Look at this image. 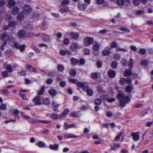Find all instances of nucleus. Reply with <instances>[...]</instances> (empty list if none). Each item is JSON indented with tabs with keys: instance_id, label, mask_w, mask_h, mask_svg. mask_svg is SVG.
Listing matches in <instances>:
<instances>
[{
	"instance_id": "obj_31",
	"label": "nucleus",
	"mask_w": 153,
	"mask_h": 153,
	"mask_svg": "<svg viewBox=\"0 0 153 153\" xmlns=\"http://www.w3.org/2000/svg\"><path fill=\"white\" fill-rule=\"evenodd\" d=\"M19 11V9L17 7H15L13 8V9L12 10L11 12L12 14L13 15H16L17 13Z\"/></svg>"
},
{
	"instance_id": "obj_51",
	"label": "nucleus",
	"mask_w": 153,
	"mask_h": 153,
	"mask_svg": "<svg viewBox=\"0 0 153 153\" xmlns=\"http://www.w3.org/2000/svg\"><path fill=\"white\" fill-rule=\"evenodd\" d=\"M6 105L4 104H1L0 105V109L1 110H4L6 108Z\"/></svg>"
},
{
	"instance_id": "obj_52",
	"label": "nucleus",
	"mask_w": 153,
	"mask_h": 153,
	"mask_svg": "<svg viewBox=\"0 0 153 153\" xmlns=\"http://www.w3.org/2000/svg\"><path fill=\"white\" fill-rule=\"evenodd\" d=\"M32 47L33 49L34 50L36 51V52L39 53L41 52V50L38 48L36 46L34 45H33L32 46Z\"/></svg>"
},
{
	"instance_id": "obj_49",
	"label": "nucleus",
	"mask_w": 153,
	"mask_h": 153,
	"mask_svg": "<svg viewBox=\"0 0 153 153\" xmlns=\"http://www.w3.org/2000/svg\"><path fill=\"white\" fill-rule=\"evenodd\" d=\"M136 14L137 15H140L142 14H144L145 13V12L144 10H137L136 12Z\"/></svg>"
},
{
	"instance_id": "obj_42",
	"label": "nucleus",
	"mask_w": 153,
	"mask_h": 153,
	"mask_svg": "<svg viewBox=\"0 0 153 153\" xmlns=\"http://www.w3.org/2000/svg\"><path fill=\"white\" fill-rule=\"evenodd\" d=\"M146 50L144 48H141L139 50V53L141 54L144 55L146 53Z\"/></svg>"
},
{
	"instance_id": "obj_18",
	"label": "nucleus",
	"mask_w": 153,
	"mask_h": 153,
	"mask_svg": "<svg viewBox=\"0 0 153 153\" xmlns=\"http://www.w3.org/2000/svg\"><path fill=\"white\" fill-rule=\"evenodd\" d=\"M25 16V15L23 12L19 13L17 16V18L18 20L21 21L24 19Z\"/></svg>"
},
{
	"instance_id": "obj_57",
	"label": "nucleus",
	"mask_w": 153,
	"mask_h": 153,
	"mask_svg": "<svg viewBox=\"0 0 153 153\" xmlns=\"http://www.w3.org/2000/svg\"><path fill=\"white\" fill-rule=\"evenodd\" d=\"M84 53L86 55H89L90 53V50L88 48H85L84 49Z\"/></svg>"
},
{
	"instance_id": "obj_23",
	"label": "nucleus",
	"mask_w": 153,
	"mask_h": 153,
	"mask_svg": "<svg viewBox=\"0 0 153 153\" xmlns=\"http://www.w3.org/2000/svg\"><path fill=\"white\" fill-rule=\"evenodd\" d=\"M5 68L8 72L12 73L13 71L10 64H7L5 67Z\"/></svg>"
},
{
	"instance_id": "obj_46",
	"label": "nucleus",
	"mask_w": 153,
	"mask_h": 153,
	"mask_svg": "<svg viewBox=\"0 0 153 153\" xmlns=\"http://www.w3.org/2000/svg\"><path fill=\"white\" fill-rule=\"evenodd\" d=\"M68 8L67 7L63 6L61 9V11L63 12L66 13L68 11Z\"/></svg>"
},
{
	"instance_id": "obj_44",
	"label": "nucleus",
	"mask_w": 153,
	"mask_h": 153,
	"mask_svg": "<svg viewBox=\"0 0 153 153\" xmlns=\"http://www.w3.org/2000/svg\"><path fill=\"white\" fill-rule=\"evenodd\" d=\"M36 122L38 123H50L51 122L50 121H47V120H38V121L34 120L33 122Z\"/></svg>"
},
{
	"instance_id": "obj_56",
	"label": "nucleus",
	"mask_w": 153,
	"mask_h": 153,
	"mask_svg": "<svg viewBox=\"0 0 153 153\" xmlns=\"http://www.w3.org/2000/svg\"><path fill=\"white\" fill-rule=\"evenodd\" d=\"M119 29L121 31H126L128 32H130L129 30L125 27H120L119 28Z\"/></svg>"
},
{
	"instance_id": "obj_4",
	"label": "nucleus",
	"mask_w": 153,
	"mask_h": 153,
	"mask_svg": "<svg viewBox=\"0 0 153 153\" xmlns=\"http://www.w3.org/2000/svg\"><path fill=\"white\" fill-rule=\"evenodd\" d=\"M83 41L85 45L86 46H88L92 45L94 42L93 38L88 36L84 38Z\"/></svg>"
},
{
	"instance_id": "obj_40",
	"label": "nucleus",
	"mask_w": 153,
	"mask_h": 153,
	"mask_svg": "<svg viewBox=\"0 0 153 153\" xmlns=\"http://www.w3.org/2000/svg\"><path fill=\"white\" fill-rule=\"evenodd\" d=\"M133 88V86H128L126 87L125 90L126 92L129 93L131 92Z\"/></svg>"
},
{
	"instance_id": "obj_22",
	"label": "nucleus",
	"mask_w": 153,
	"mask_h": 153,
	"mask_svg": "<svg viewBox=\"0 0 153 153\" xmlns=\"http://www.w3.org/2000/svg\"><path fill=\"white\" fill-rule=\"evenodd\" d=\"M124 97V94L123 93V92L120 91H119L118 95L117 96V99L120 100H121Z\"/></svg>"
},
{
	"instance_id": "obj_30",
	"label": "nucleus",
	"mask_w": 153,
	"mask_h": 153,
	"mask_svg": "<svg viewBox=\"0 0 153 153\" xmlns=\"http://www.w3.org/2000/svg\"><path fill=\"white\" fill-rule=\"evenodd\" d=\"M42 104L45 105H49L50 104V101L47 98H45L43 99Z\"/></svg>"
},
{
	"instance_id": "obj_34",
	"label": "nucleus",
	"mask_w": 153,
	"mask_h": 153,
	"mask_svg": "<svg viewBox=\"0 0 153 153\" xmlns=\"http://www.w3.org/2000/svg\"><path fill=\"white\" fill-rule=\"evenodd\" d=\"M76 73V71L74 69H72L70 71V74L72 76H75Z\"/></svg>"
},
{
	"instance_id": "obj_47",
	"label": "nucleus",
	"mask_w": 153,
	"mask_h": 153,
	"mask_svg": "<svg viewBox=\"0 0 153 153\" xmlns=\"http://www.w3.org/2000/svg\"><path fill=\"white\" fill-rule=\"evenodd\" d=\"M1 74L4 77H7L9 76V74L7 71H4L2 72Z\"/></svg>"
},
{
	"instance_id": "obj_11",
	"label": "nucleus",
	"mask_w": 153,
	"mask_h": 153,
	"mask_svg": "<svg viewBox=\"0 0 153 153\" xmlns=\"http://www.w3.org/2000/svg\"><path fill=\"white\" fill-rule=\"evenodd\" d=\"M116 74L115 71L112 69L110 70L108 72V75L110 78L114 77L115 76Z\"/></svg>"
},
{
	"instance_id": "obj_48",
	"label": "nucleus",
	"mask_w": 153,
	"mask_h": 153,
	"mask_svg": "<svg viewBox=\"0 0 153 153\" xmlns=\"http://www.w3.org/2000/svg\"><path fill=\"white\" fill-rule=\"evenodd\" d=\"M140 63L142 65H147L149 64V62L147 60H144L141 61Z\"/></svg>"
},
{
	"instance_id": "obj_64",
	"label": "nucleus",
	"mask_w": 153,
	"mask_h": 153,
	"mask_svg": "<svg viewBox=\"0 0 153 153\" xmlns=\"http://www.w3.org/2000/svg\"><path fill=\"white\" fill-rule=\"evenodd\" d=\"M97 65L98 68H101L102 65V62L100 61H97Z\"/></svg>"
},
{
	"instance_id": "obj_29",
	"label": "nucleus",
	"mask_w": 153,
	"mask_h": 153,
	"mask_svg": "<svg viewBox=\"0 0 153 153\" xmlns=\"http://www.w3.org/2000/svg\"><path fill=\"white\" fill-rule=\"evenodd\" d=\"M70 62L71 64L74 65H76L79 62V61L78 60L74 58H71Z\"/></svg>"
},
{
	"instance_id": "obj_14",
	"label": "nucleus",
	"mask_w": 153,
	"mask_h": 153,
	"mask_svg": "<svg viewBox=\"0 0 153 153\" xmlns=\"http://www.w3.org/2000/svg\"><path fill=\"white\" fill-rule=\"evenodd\" d=\"M69 110L68 108L65 109L60 115L59 117L61 119L63 118L69 112Z\"/></svg>"
},
{
	"instance_id": "obj_7",
	"label": "nucleus",
	"mask_w": 153,
	"mask_h": 153,
	"mask_svg": "<svg viewBox=\"0 0 153 153\" xmlns=\"http://www.w3.org/2000/svg\"><path fill=\"white\" fill-rule=\"evenodd\" d=\"M131 135L132 137L133 140L135 141H137L140 139V132H139L133 133L131 134Z\"/></svg>"
},
{
	"instance_id": "obj_15",
	"label": "nucleus",
	"mask_w": 153,
	"mask_h": 153,
	"mask_svg": "<svg viewBox=\"0 0 153 153\" xmlns=\"http://www.w3.org/2000/svg\"><path fill=\"white\" fill-rule=\"evenodd\" d=\"M60 54L62 56H65L66 54H67L70 56L71 55V53L70 51L67 50H61L60 51Z\"/></svg>"
},
{
	"instance_id": "obj_10",
	"label": "nucleus",
	"mask_w": 153,
	"mask_h": 153,
	"mask_svg": "<svg viewBox=\"0 0 153 153\" xmlns=\"http://www.w3.org/2000/svg\"><path fill=\"white\" fill-rule=\"evenodd\" d=\"M18 37L21 38H25L26 33L24 30H20L18 33Z\"/></svg>"
},
{
	"instance_id": "obj_50",
	"label": "nucleus",
	"mask_w": 153,
	"mask_h": 153,
	"mask_svg": "<svg viewBox=\"0 0 153 153\" xmlns=\"http://www.w3.org/2000/svg\"><path fill=\"white\" fill-rule=\"evenodd\" d=\"M25 28L26 29L30 30H32L33 28V26L31 24H28L25 27Z\"/></svg>"
},
{
	"instance_id": "obj_16",
	"label": "nucleus",
	"mask_w": 153,
	"mask_h": 153,
	"mask_svg": "<svg viewBox=\"0 0 153 153\" xmlns=\"http://www.w3.org/2000/svg\"><path fill=\"white\" fill-rule=\"evenodd\" d=\"M70 115L74 117H79L81 116V114L79 111H77L76 112H72L70 114Z\"/></svg>"
},
{
	"instance_id": "obj_20",
	"label": "nucleus",
	"mask_w": 153,
	"mask_h": 153,
	"mask_svg": "<svg viewBox=\"0 0 153 153\" xmlns=\"http://www.w3.org/2000/svg\"><path fill=\"white\" fill-rule=\"evenodd\" d=\"M59 147V145L58 144L54 145L51 144L49 146L50 148L53 150H58Z\"/></svg>"
},
{
	"instance_id": "obj_9",
	"label": "nucleus",
	"mask_w": 153,
	"mask_h": 153,
	"mask_svg": "<svg viewBox=\"0 0 153 153\" xmlns=\"http://www.w3.org/2000/svg\"><path fill=\"white\" fill-rule=\"evenodd\" d=\"M111 48L108 47H105L102 52V54L103 56H108L110 53Z\"/></svg>"
},
{
	"instance_id": "obj_53",
	"label": "nucleus",
	"mask_w": 153,
	"mask_h": 153,
	"mask_svg": "<svg viewBox=\"0 0 153 153\" xmlns=\"http://www.w3.org/2000/svg\"><path fill=\"white\" fill-rule=\"evenodd\" d=\"M121 63L122 66H126L127 64V62L126 59H123L121 61Z\"/></svg>"
},
{
	"instance_id": "obj_62",
	"label": "nucleus",
	"mask_w": 153,
	"mask_h": 153,
	"mask_svg": "<svg viewBox=\"0 0 153 153\" xmlns=\"http://www.w3.org/2000/svg\"><path fill=\"white\" fill-rule=\"evenodd\" d=\"M53 79L51 78L48 79L46 81V82L48 84L50 85L53 82Z\"/></svg>"
},
{
	"instance_id": "obj_37",
	"label": "nucleus",
	"mask_w": 153,
	"mask_h": 153,
	"mask_svg": "<svg viewBox=\"0 0 153 153\" xmlns=\"http://www.w3.org/2000/svg\"><path fill=\"white\" fill-rule=\"evenodd\" d=\"M111 66L113 68H116L117 66V62L115 61H113L111 63Z\"/></svg>"
},
{
	"instance_id": "obj_13",
	"label": "nucleus",
	"mask_w": 153,
	"mask_h": 153,
	"mask_svg": "<svg viewBox=\"0 0 153 153\" xmlns=\"http://www.w3.org/2000/svg\"><path fill=\"white\" fill-rule=\"evenodd\" d=\"M16 3V2L14 0H9L7 4V6L10 8H13Z\"/></svg>"
},
{
	"instance_id": "obj_61",
	"label": "nucleus",
	"mask_w": 153,
	"mask_h": 153,
	"mask_svg": "<svg viewBox=\"0 0 153 153\" xmlns=\"http://www.w3.org/2000/svg\"><path fill=\"white\" fill-rule=\"evenodd\" d=\"M117 43L115 41L112 42L111 45V47L112 48H115L117 46Z\"/></svg>"
},
{
	"instance_id": "obj_25",
	"label": "nucleus",
	"mask_w": 153,
	"mask_h": 153,
	"mask_svg": "<svg viewBox=\"0 0 153 153\" xmlns=\"http://www.w3.org/2000/svg\"><path fill=\"white\" fill-rule=\"evenodd\" d=\"M42 39L44 41H47L49 40L50 37L47 35L42 34Z\"/></svg>"
},
{
	"instance_id": "obj_39",
	"label": "nucleus",
	"mask_w": 153,
	"mask_h": 153,
	"mask_svg": "<svg viewBox=\"0 0 153 153\" xmlns=\"http://www.w3.org/2000/svg\"><path fill=\"white\" fill-rule=\"evenodd\" d=\"M131 1L129 0H124L123 5H125L126 6H130Z\"/></svg>"
},
{
	"instance_id": "obj_12",
	"label": "nucleus",
	"mask_w": 153,
	"mask_h": 153,
	"mask_svg": "<svg viewBox=\"0 0 153 153\" xmlns=\"http://www.w3.org/2000/svg\"><path fill=\"white\" fill-rule=\"evenodd\" d=\"M77 7L79 10L81 11H84L86 9V6L85 4L81 2H79Z\"/></svg>"
},
{
	"instance_id": "obj_33",
	"label": "nucleus",
	"mask_w": 153,
	"mask_h": 153,
	"mask_svg": "<svg viewBox=\"0 0 153 153\" xmlns=\"http://www.w3.org/2000/svg\"><path fill=\"white\" fill-rule=\"evenodd\" d=\"M49 93L52 96H54L56 95V91L54 89H51L48 91Z\"/></svg>"
},
{
	"instance_id": "obj_43",
	"label": "nucleus",
	"mask_w": 153,
	"mask_h": 153,
	"mask_svg": "<svg viewBox=\"0 0 153 153\" xmlns=\"http://www.w3.org/2000/svg\"><path fill=\"white\" fill-rule=\"evenodd\" d=\"M124 0H117L116 3L119 6L123 5Z\"/></svg>"
},
{
	"instance_id": "obj_2",
	"label": "nucleus",
	"mask_w": 153,
	"mask_h": 153,
	"mask_svg": "<svg viewBox=\"0 0 153 153\" xmlns=\"http://www.w3.org/2000/svg\"><path fill=\"white\" fill-rule=\"evenodd\" d=\"M131 101V99L129 96H126L120 100L119 106L120 107H124L126 104L128 103Z\"/></svg>"
},
{
	"instance_id": "obj_19",
	"label": "nucleus",
	"mask_w": 153,
	"mask_h": 153,
	"mask_svg": "<svg viewBox=\"0 0 153 153\" xmlns=\"http://www.w3.org/2000/svg\"><path fill=\"white\" fill-rule=\"evenodd\" d=\"M77 85L78 87L82 88L83 90H85L86 88L88 87L87 85L85 86L84 84L81 82H78Z\"/></svg>"
},
{
	"instance_id": "obj_8",
	"label": "nucleus",
	"mask_w": 153,
	"mask_h": 153,
	"mask_svg": "<svg viewBox=\"0 0 153 153\" xmlns=\"http://www.w3.org/2000/svg\"><path fill=\"white\" fill-rule=\"evenodd\" d=\"M41 99V98L40 97L36 96L33 98V101L36 105H40L42 104Z\"/></svg>"
},
{
	"instance_id": "obj_1",
	"label": "nucleus",
	"mask_w": 153,
	"mask_h": 153,
	"mask_svg": "<svg viewBox=\"0 0 153 153\" xmlns=\"http://www.w3.org/2000/svg\"><path fill=\"white\" fill-rule=\"evenodd\" d=\"M10 43L11 46L19 49L21 52H22L24 50L26 46L24 45H20L19 43L13 41H10Z\"/></svg>"
},
{
	"instance_id": "obj_5",
	"label": "nucleus",
	"mask_w": 153,
	"mask_h": 153,
	"mask_svg": "<svg viewBox=\"0 0 153 153\" xmlns=\"http://www.w3.org/2000/svg\"><path fill=\"white\" fill-rule=\"evenodd\" d=\"M66 34L67 35L70 36L72 39L76 40L78 39L79 36V33L74 32H68Z\"/></svg>"
},
{
	"instance_id": "obj_21",
	"label": "nucleus",
	"mask_w": 153,
	"mask_h": 153,
	"mask_svg": "<svg viewBox=\"0 0 153 153\" xmlns=\"http://www.w3.org/2000/svg\"><path fill=\"white\" fill-rule=\"evenodd\" d=\"M99 75L100 74L98 72L92 73L91 74V78L94 79H97Z\"/></svg>"
},
{
	"instance_id": "obj_55",
	"label": "nucleus",
	"mask_w": 153,
	"mask_h": 153,
	"mask_svg": "<svg viewBox=\"0 0 153 153\" xmlns=\"http://www.w3.org/2000/svg\"><path fill=\"white\" fill-rule=\"evenodd\" d=\"M70 3V1L68 0H63L62 2V4L64 5H67Z\"/></svg>"
},
{
	"instance_id": "obj_35",
	"label": "nucleus",
	"mask_w": 153,
	"mask_h": 153,
	"mask_svg": "<svg viewBox=\"0 0 153 153\" xmlns=\"http://www.w3.org/2000/svg\"><path fill=\"white\" fill-rule=\"evenodd\" d=\"M57 68L58 71L61 72L63 71L64 69V66L62 65H58Z\"/></svg>"
},
{
	"instance_id": "obj_26",
	"label": "nucleus",
	"mask_w": 153,
	"mask_h": 153,
	"mask_svg": "<svg viewBox=\"0 0 153 153\" xmlns=\"http://www.w3.org/2000/svg\"><path fill=\"white\" fill-rule=\"evenodd\" d=\"M131 74V71L129 69H126L123 73V75L125 76H128Z\"/></svg>"
},
{
	"instance_id": "obj_58",
	"label": "nucleus",
	"mask_w": 153,
	"mask_h": 153,
	"mask_svg": "<svg viewBox=\"0 0 153 153\" xmlns=\"http://www.w3.org/2000/svg\"><path fill=\"white\" fill-rule=\"evenodd\" d=\"M19 95L20 96H22V98L23 99L25 100H27V99L26 97V96L25 94L20 93H19Z\"/></svg>"
},
{
	"instance_id": "obj_24",
	"label": "nucleus",
	"mask_w": 153,
	"mask_h": 153,
	"mask_svg": "<svg viewBox=\"0 0 153 153\" xmlns=\"http://www.w3.org/2000/svg\"><path fill=\"white\" fill-rule=\"evenodd\" d=\"M97 3L98 4H104V6L107 7L108 6L107 3L105 2L104 0H97Z\"/></svg>"
},
{
	"instance_id": "obj_60",
	"label": "nucleus",
	"mask_w": 153,
	"mask_h": 153,
	"mask_svg": "<svg viewBox=\"0 0 153 153\" xmlns=\"http://www.w3.org/2000/svg\"><path fill=\"white\" fill-rule=\"evenodd\" d=\"M18 74L19 75L21 76H25L26 75V72L24 71H19L18 72Z\"/></svg>"
},
{
	"instance_id": "obj_41",
	"label": "nucleus",
	"mask_w": 153,
	"mask_h": 153,
	"mask_svg": "<svg viewBox=\"0 0 153 153\" xmlns=\"http://www.w3.org/2000/svg\"><path fill=\"white\" fill-rule=\"evenodd\" d=\"M102 102V100L100 98H98L95 100V103L97 105H100Z\"/></svg>"
},
{
	"instance_id": "obj_54",
	"label": "nucleus",
	"mask_w": 153,
	"mask_h": 153,
	"mask_svg": "<svg viewBox=\"0 0 153 153\" xmlns=\"http://www.w3.org/2000/svg\"><path fill=\"white\" fill-rule=\"evenodd\" d=\"M50 116L51 118L53 120H56L58 117L59 115L58 114H51Z\"/></svg>"
},
{
	"instance_id": "obj_28",
	"label": "nucleus",
	"mask_w": 153,
	"mask_h": 153,
	"mask_svg": "<svg viewBox=\"0 0 153 153\" xmlns=\"http://www.w3.org/2000/svg\"><path fill=\"white\" fill-rule=\"evenodd\" d=\"M100 45L98 43H95L93 46V49L94 51H98L100 48Z\"/></svg>"
},
{
	"instance_id": "obj_3",
	"label": "nucleus",
	"mask_w": 153,
	"mask_h": 153,
	"mask_svg": "<svg viewBox=\"0 0 153 153\" xmlns=\"http://www.w3.org/2000/svg\"><path fill=\"white\" fill-rule=\"evenodd\" d=\"M1 38L2 40L6 41L11 40L13 39V37L11 32L10 33L4 32L1 35Z\"/></svg>"
},
{
	"instance_id": "obj_63",
	"label": "nucleus",
	"mask_w": 153,
	"mask_h": 153,
	"mask_svg": "<svg viewBox=\"0 0 153 153\" xmlns=\"http://www.w3.org/2000/svg\"><path fill=\"white\" fill-rule=\"evenodd\" d=\"M44 89L43 88H42L41 89L38 91V94L39 95H41L44 93Z\"/></svg>"
},
{
	"instance_id": "obj_32",
	"label": "nucleus",
	"mask_w": 153,
	"mask_h": 153,
	"mask_svg": "<svg viewBox=\"0 0 153 153\" xmlns=\"http://www.w3.org/2000/svg\"><path fill=\"white\" fill-rule=\"evenodd\" d=\"M134 63V61L133 59L131 58L130 59L128 62V65L129 66V68L130 69H132L133 65Z\"/></svg>"
},
{
	"instance_id": "obj_6",
	"label": "nucleus",
	"mask_w": 153,
	"mask_h": 153,
	"mask_svg": "<svg viewBox=\"0 0 153 153\" xmlns=\"http://www.w3.org/2000/svg\"><path fill=\"white\" fill-rule=\"evenodd\" d=\"M23 13L26 16L30 13L32 11V9L30 6L29 5L26 4L23 7Z\"/></svg>"
},
{
	"instance_id": "obj_36",
	"label": "nucleus",
	"mask_w": 153,
	"mask_h": 153,
	"mask_svg": "<svg viewBox=\"0 0 153 153\" xmlns=\"http://www.w3.org/2000/svg\"><path fill=\"white\" fill-rule=\"evenodd\" d=\"M16 24V23L15 22L12 21L8 22V26L9 27H13L15 26Z\"/></svg>"
},
{
	"instance_id": "obj_27",
	"label": "nucleus",
	"mask_w": 153,
	"mask_h": 153,
	"mask_svg": "<svg viewBox=\"0 0 153 153\" xmlns=\"http://www.w3.org/2000/svg\"><path fill=\"white\" fill-rule=\"evenodd\" d=\"M71 49L74 50V49L79 48V45L76 43H72L70 46Z\"/></svg>"
},
{
	"instance_id": "obj_38",
	"label": "nucleus",
	"mask_w": 153,
	"mask_h": 153,
	"mask_svg": "<svg viewBox=\"0 0 153 153\" xmlns=\"http://www.w3.org/2000/svg\"><path fill=\"white\" fill-rule=\"evenodd\" d=\"M86 93L89 96H91L93 94V91L91 89H88L86 90Z\"/></svg>"
},
{
	"instance_id": "obj_45",
	"label": "nucleus",
	"mask_w": 153,
	"mask_h": 153,
	"mask_svg": "<svg viewBox=\"0 0 153 153\" xmlns=\"http://www.w3.org/2000/svg\"><path fill=\"white\" fill-rule=\"evenodd\" d=\"M120 83L122 85H124L126 83V79L124 78H121L120 79Z\"/></svg>"
},
{
	"instance_id": "obj_17",
	"label": "nucleus",
	"mask_w": 153,
	"mask_h": 153,
	"mask_svg": "<svg viewBox=\"0 0 153 153\" xmlns=\"http://www.w3.org/2000/svg\"><path fill=\"white\" fill-rule=\"evenodd\" d=\"M79 136L74 135L72 134H65L64 135V138H74L78 137Z\"/></svg>"
},
{
	"instance_id": "obj_59",
	"label": "nucleus",
	"mask_w": 153,
	"mask_h": 153,
	"mask_svg": "<svg viewBox=\"0 0 153 153\" xmlns=\"http://www.w3.org/2000/svg\"><path fill=\"white\" fill-rule=\"evenodd\" d=\"M77 127L76 125L75 124H71L69 125L68 127L66 128H65V129H67L69 128H71L74 127Z\"/></svg>"
}]
</instances>
